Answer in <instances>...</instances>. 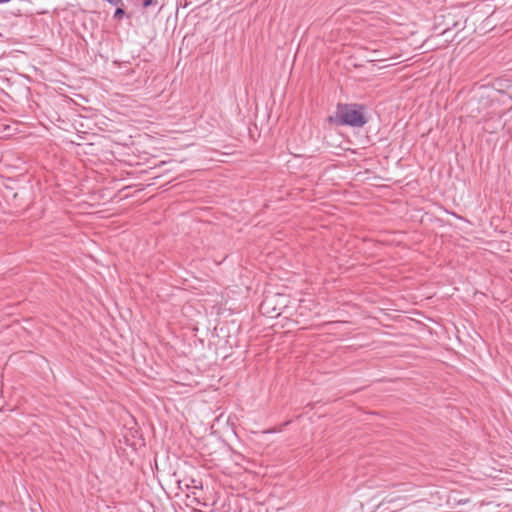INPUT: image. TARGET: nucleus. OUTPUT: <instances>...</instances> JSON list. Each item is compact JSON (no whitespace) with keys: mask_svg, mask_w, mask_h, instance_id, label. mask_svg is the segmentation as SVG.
<instances>
[{"mask_svg":"<svg viewBox=\"0 0 512 512\" xmlns=\"http://www.w3.org/2000/svg\"><path fill=\"white\" fill-rule=\"evenodd\" d=\"M191 482H192L194 488H202L201 482H197L195 479H192Z\"/></svg>","mask_w":512,"mask_h":512,"instance_id":"20e7f679","label":"nucleus"},{"mask_svg":"<svg viewBox=\"0 0 512 512\" xmlns=\"http://www.w3.org/2000/svg\"><path fill=\"white\" fill-rule=\"evenodd\" d=\"M153 4H156L155 0H144L143 1V6L144 7H148V6L153 5Z\"/></svg>","mask_w":512,"mask_h":512,"instance_id":"7ed1b4c3","label":"nucleus"},{"mask_svg":"<svg viewBox=\"0 0 512 512\" xmlns=\"http://www.w3.org/2000/svg\"><path fill=\"white\" fill-rule=\"evenodd\" d=\"M10 0H0V3H7L9 2Z\"/></svg>","mask_w":512,"mask_h":512,"instance_id":"423d86ee","label":"nucleus"},{"mask_svg":"<svg viewBox=\"0 0 512 512\" xmlns=\"http://www.w3.org/2000/svg\"><path fill=\"white\" fill-rule=\"evenodd\" d=\"M125 14L124 10L120 7H118L116 10H115V13H114V18L116 19H121L123 17V15Z\"/></svg>","mask_w":512,"mask_h":512,"instance_id":"f03ea898","label":"nucleus"},{"mask_svg":"<svg viewBox=\"0 0 512 512\" xmlns=\"http://www.w3.org/2000/svg\"><path fill=\"white\" fill-rule=\"evenodd\" d=\"M111 5H119L122 3V0H106Z\"/></svg>","mask_w":512,"mask_h":512,"instance_id":"39448f33","label":"nucleus"},{"mask_svg":"<svg viewBox=\"0 0 512 512\" xmlns=\"http://www.w3.org/2000/svg\"><path fill=\"white\" fill-rule=\"evenodd\" d=\"M340 122L346 125L361 127L365 124V118L356 106L345 105L339 110Z\"/></svg>","mask_w":512,"mask_h":512,"instance_id":"f257e3e1","label":"nucleus"}]
</instances>
